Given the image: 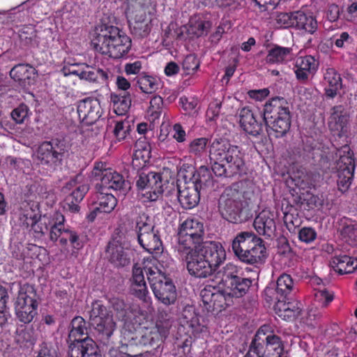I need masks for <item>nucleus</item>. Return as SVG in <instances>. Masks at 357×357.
Instances as JSON below:
<instances>
[{
  "instance_id": "1",
  "label": "nucleus",
  "mask_w": 357,
  "mask_h": 357,
  "mask_svg": "<svg viewBox=\"0 0 357 357\" xmlns=\"http://www.w3.org/2000/svg\"><path fill=\"white\" fill-rule=\"evenodd\" d=\"M176 256L186 263L191 276L206 278L212 275L226 260V251L218 241H204V227L202 221L188 218L180 222L177 231Z\"/></svg>"
},
{
  "instance_id": "2",
  "label": "nucleus",
  "mask_w": 357,
  "mask_h": 357,
  "mask_svg": "<svg viewBox=\"0 0 357 357\" xmlns=\"http://www.w3.org/2000/svg\"><path fill=\"white\" fill-rule=\"evenodd\" d=\"M211 169L201 166L192 174L191 184L200 190L213 185V177L230 178L241 176L245 171V153L236 145L222 137L214 138L208 145Z\"/></svg>"
},
{
  "instance_id": "3",
  "label": "nucleus",
  "mask_w": 357,
  "mask_h": 357,
  "mask_svg": "<svg viewBox=\"0 0 357 357\" xmlns=\"http://www.w3.org/2000/svg\"><path fill=\"white\" fill-rule=\"evenodd\" d=\"M91 44L96 52L119 59L128 56L132 40L119 27L104 24L96 29Z\"/></svg>"
},
{
  "instance_id": "4",
  "label": "nucleus",
  "mask_w": 357,
  "mask_h": 357,
  "mask_svg": "<svg viewBox=\"0 0 357 357\" xmlns=\"http://www.w3.org/2000/svg\"><path fill=\"white\" fill-rule=\"evenodd\" d=\"M263 119L270 130V135L273 134L276 138L284 137L291 123L289 102L284 98H271L264 106Z\"/></svg>"
},
{
  "instance_id": "5",
  "label": "nucleus",
  "mask_w": 357,
  "mask_h": 357,
  "mask_svg": "<svg viewBox=\"0 0 357 357\" xmlns=\"http://www.w3.org/2000/svg\"><path fill=\"white\" fill-rule=\"evenodd\" d=\"M11 287L19 288L17 296L14 303L15 312L18 320L24 324L31 323L38 314V295L33 285L29 283L20 284L13 282Z\"/></svg>"
},
{
  "instance_id": "6",
  "label": "nucleus",
  "mask_w": 357,
  "mask_h": 357,
  "mask_svg": "<svg viewBox=\"0 0 357 357\" xmlns=\"http://www.w3.org/2000/svg\"><path fill=\"white\" fill-rule=\"evenodd\" d=\"M144 271L155 297L165 305L174 304L176 300V290L172 279L156 267L146 266Z\"/></svg>"
},
{
  "instance_id": "7",
  "label": "nucleus",
  "mask_w": 357,
  "mask_h": 357,
  "mask_svg": "<svg viewBox=\"0 0 357 357\" xmlns=\"http://www.w3.org/2000/svg\"><path fill=\"white\" fill-rule=\"evenodd\" d=\"M126 14L129 20L131 33L137 38L148 36L152 29V17L147 13L145 3L141 0H128Z\"/></svg>"
},
{
  "instance_id": "8",
  "label": "nucleus",
  "mask_w": 357,
  "mask_h": 357,
  "mask_svg": "<svg viewBox=\"0 0 357 357\" xmlns=\"http://www.w3.org/2000/svg\"><path fill=\"white\" fill-rule=\"evenodd\" d=\"M219 211L224 219L238 224L246 221L248 212L238 191L226 190L219 200Z\"/></svg>"
},
{
  "instance_id": "9",
  "label": "nucleus",
  "mask_w": 357,
  "mask_h": 357,
  "mask_svg": "<svg viewBox=\"0 0 357 357\" xmlns=\"http://www.w3.org/2000/svg\"><path fill=\"white\" fill-rule=\"evenodd\" d=\"M68 146L63 139L53 138L41 142L36 151L38 163L50 169H55L62 164Z\"/></svg>"
},
{
  "instance_id": "10",
  "label": "nucleus",
  "mask_w": 357,
  "mask_h": 357,
  "mask_svg": "<svg viewBox=\"0 0 357 357\" xmlns=\"http://www.w3.org/2000/svg\"><path fill=\"white\" fill-rule=\"evenodd\" d=\"M94 181H97L95 189L98 190H113L125 192L126 181L123 176L109 167L105 162H95L91 172Z\"/></svg>"
},
{
  "instance_id": "11",
  "label": "nucleus",
  "mask_w": 357,
  "mask_h": 357,
  "mask_svg": "<svg viewBox=\"0 0 357 357\" xmlns=\"http://www.w3.org/2000/svg\"><path fill=\"white\" fill-rule=\"evenodd\" d=\"M264 333L263 327H261L252 339L248 352L247 357H283L284 351L281 338L276 335H268L265 340L260 335ZM286 357V356H284Z\"/></svg>"
},
{
  "instance_id": "12",
  "label": "nucleus",
  "mask_w": 357,
  "mask_h": 357,
  "mask_svg": "<svg viewBox=\"0 0 357 357\" xmlns=\"http://www.w3.org/2000/svg\"><path fill=\"white\" fill-rule=\"evenodd\" d=\"M181 328L188 337L181 344H178V349L183 355L187 356L190 353L192 336L199 337L201 334L206 333L207 328L200 323L198 315L192 307L183 310L180 317V329Z\"/></svg>"
},
{
  "instance_id": "13",
  "label": "nucleus",
  "mask_w": 357,
  "mask_h": 357,
  "mask_svg": "<svg viewBox=\"0 0 357 357\" xmlns=\"http://www.w3.org/2000/svg\"><path fill=\"white\" fill-rule=\"evenodd\" d=\"M154 228L151 218L146 214L137 218L136 231L138 243L144 250L151 254L160 253L163 249L158 231Z\"/></svg>"
},
{
  "instance_id": "14",
  "label": "nucleus",
  "mask_w": 357,
  "mask_h": 357,
  "mask_svg": "<svg viewBox=\"0 0 357 357\" xmlns=\"http://www.w3.org/2000/svg\"><path fill=\"white\" fill-rule=\"evenodd\" d=\"M167 317V313L160 314L153 326L145 328L140 338L141 344L155 349L160 348L167 337L172 326V322Z\"/></svg>"
},
{
  "instance_id": "15",
  "label": "nucleus",
  "mask_w": 357,
  "mask_h": 357,
  "mask_svg": "<svg viewBox=\"0 0 357 357\" xmlns=\"http://www.w3.org/2000/svg\"><path fill=\"white\" fill-rule=\"evenodd\" d=\"M54 220L51 241L55 242L59 238L61 245H66L69 242L73 248L81 250L84 247V241L75 230L65 228L64 215L61 213H56Z\"/></svg>"
},
{
  "instance_id": "16",
  "label": "nucleus",
  "mask_w": 357,
  "mask_h": 357,
  "mask_svg": "<svg viewBox=\"0 0 357 357\" xmlns=\"http://www.w3.org/2000/svg\"><path fill=\"white\" fill-rule=\"evenodd\" d=\"M350 114L345 106L331 107L328 119V127L332 135L338 139H347L350 132Z\"/></svg>"
},
{
  "instance_id": "17",
  "label": "nucleus",
  "mask_w": 357,
  "mask_h": 357,
  "mask_svg": "<svg viewBox=\"0 0 357 357\" xmlns=\"http://www.w3.org/2000/svg\"><path fill=\"white\" fill-rule=\"evenodd\" d=\"M220 289V287L207 284L201 290L203 305L208 312H220L231 305L232 301L225 293V289Z\"/></svg>"
},
{
  "instance_id": "18",
  "label": "nucleus",
  "mask_w": 357,
  "mask_h": 357,
  "mask_svg": "<svg viewBox=\"0 0 357 357\" xmlns=\"http://www.w3.org/2000/svg\"><path fill=\"white\" fill-rule=\"evenodd\" d=\"M82 176L77 175L70 179L63 188L65 192L71 191L66 197L63 206L66 210L71 213L79 212L80 208L79 203L84 199L89 190V184L82 183Z\"/></svg>"
},
{
  "instance_id": "19",
  "label": "nucleus",
  "mask_w": 357,
  "mask_h": 357,
  "mask_svg": "<svg viewBox=\"0 0 357 357\" xmlns=\"http://www.w3.org/2000/svg\"><path fill=\"white\" fill-rule=\"evenodd\" d=\"M355 159L352 155H341L333 164L332 170L337 177L338 188L342 192L346 191L350 186L354 175Z\"/></svg>"
},
{
  "instance_id": "20",
  "label": "nucleus",
  "mask_w": 357,
  "mask_h": 357,
  "mask_svg": "<svg viewBox=\"0 0 357 357\" xmlns=\"http://www.w3.org/2000/svg\"><path fill=\"white\" fill-rule=\"evenodd\" d=\"M239 118L240 126L247 134L255 137L263 135L265 125L263 113L244 107L240 111Z\"/></svg>"
},
{
  "instance_id": "21",
  "label": "nucleus",
  "mask_w": 357,
  "mask_h": 357,
  "mask_svg": "<svg viewBox=\"0 0 357 357\" xmlns=\"http://www.w3.org/2000/svg\"><path fill=\"white\" fill-rule=\"evenodd\" d=\"M91 204V210L87 219L93 222L99 213H109L116 206L117 199L106 190L96 189Z\"/></svg>"
},
{
  "instance_id": "22",
  "label": "nucleus",
  "mask_w": 357,
  "mask_h": 357,
  "mask_svg": "<svg viewBox=\"0 0 357 357\" xmlns=\"http://www.w3.org/2000/svg\"><path fill=\"white\" fill-rule=\"evenodd\" d=\"M109 303L114 310L116 312L117 317L124 322H131L135 324H142L141 317H144V313L137 305H129L119 298H112L109 300Z\"/></svg>"
},
{
  "instance_id": "23",
  "label": "nucleus",
  "mask_w": 357,
  "mask_h": 357,
  "mask_svg": "<svg viewBox=\"0 0 357 357\" xmlns=\"http://www.w3.org/2000/svg\"><path fill=\"white\" fill-rule=\"evenodd\" d=\"M79 121L86 126L92 125L101 116V107L97 99L86 98L80 100L77 106Z\"/></svg>"
},
{
  "instance_id": "24",
  "label": "nucleus",
  "mask_w": 357,
  "mask_h": 357,
  "mask_svg": "<svg viewBox=\"0 0 357 357\" xmlns=\"http://www.w3.org/2000/svg\"><path fill=\"white\" fill-rule=\"evenodd\" d=\"M69 357H102L96 342L89 336L68 343Z\"/></svg>"
},
{
  "instance_id": "25",
  "label": "nucleus",
  "mask_w": 357,
  "mask_h": 357,
  "mask_svg": "<svg viewBox=\"0 0 357 357\" xmlns=\"http://www.w3.org/2000/svg\"><path fill=\"white\" fill-rule=\"evenodd\" d=\"M319 68V62L311 55L300 56L296 60L294 72L296 79L306 84L312 77Z\"/></svg>"
},
{
  "instance_id": "26",
  "label": "nucleus",
  "mask_w": 357,
  "mask_h": 357,
  "mask_svg": "<svg viewBox=\"0 0 357 357\" xmlns=\"http://www.w3.org/2000/svg\"><path fill=\"white\" fill-rule=\"evenodd\" d=\"M254 227L259 235L267 238L276 236L275 214L268 210L261 211L255 218Z\"/></svg>"
},
{
  "instance_id": "27",
  "label": "nucleus",
  "mask_w": 357,
  "mask_h": 357,
  "mask_svg": "<svg viewBox=\"0 0 357 357\" xmlns=\"http://www.w3.org/2000/svg\"><path fill=\"white\" fill-rule=\"evenodd\" d=\"M106 253L109 261L116 266H126L130 263V250L123 247L122 244L116 240L109 242Z\"/></svg>"
},
{
  "instance_id": "28",
  "label": "nucleus",
  "mask_w": 357,
  "mask_h": 357,
  "mask_svg": "<svg viewBox=\"0 0 357 357\" xmlns=\"http://www.w3.org/2000/svg\"><path fill=\"white\" fill-rule=\"evenodd\" d=\"M178 199L183 208L191 209L199 202L200 190L191 183H185L183 187L178 185Z\"/></svg>"
},
{
  "instance_id": "29",
  "label": "nucleus",
  "mask_w": 357,
  "mask_h": 357,
  "mask_svg": "<svg viewBox=\"0 0 357 357\" xmlns=\"http://www.w3.org/2000/svg\"><path fill=\"white\" fill-rule=\"evenodd\" d=\"M324 84L326 97L331 99L334 98L342 88V79L340 74L335 68H327L324 74Z\"/></svg>"
},
{
  "instance_id": "30",
  "label": "nucleus",
  "mask_w": 357,
  "mask_h": 357,
  "mask_svg": "<svg viewBox=\"0 0 357 357\" xmlns=\"http://www.w3.org/2000/svg\"><path fill=\"white\" fill-rule=\"evenodd\" d=\"M93 326L99 341L104 345H110L113 342L112 336L116 329V324L113 317H105L104 320L91 324Z\"/></svg>"
},
{
  "instance_id": "31",
  "label": "nucleus",
  "mask_w": 357,
  "mask_h": 357,
  "mask_svg": "<svg viewBox=\"0 0 357 357\" xmlns=\"http://www.w3.org/2000/svg\"><path fill=\"white\" fill-rule=\"evenodd\" d=\"M259 237L252 231H241L236 234L231 242V249L234 255L238 259L241 254L250 248Z\"/></svg>"
},
{
  "instance_id": "32",
  "label": "nucleus",
  "mask_w": 357,
  "mask_h": 357,
  "mask_svg": "<svg viewBox=\"0 0 357 357\" xmlns=\"http://www.w3.org/2000/svg\"><path fill=\"white\" fill-rule=\"evenodd\" d=\"M295 29L313 34L318 28V23L313 13L303 9L295 11Z\"/></svg>"
},
{
  "instance_id": "33",
  "label": "nucleus",
  "mask_w": 357,
  "mask_h": 357,
  "mask_svg": "<svg viewBox=\"0 0 357 357\" xmlns=\"http://www.w3.org/2000/svg\"><path fill=\"white\" fill-rule=\"evenodd\" d=\"M266 257V248L264 241L260 238L258 242H255L249 249L241 254L238 259L247 264H255L261 263Z\"/></svg>"
},
{
  "instance_id": "34",
  "label": "nucleus",
  "mask_w": 357,
  "mask_h": 357,
  "mask_svg": "<svg viewBox=\"0 0 357 357\" xmlns=\"http://www.w3.org/2000/svg\"><path fill=\"white\" fill-rule=\"evenodd\" d=\"M275 310L278 317L289 321L301 315L302 304L298 301L286 302V300H279L275 306Z\"/></svg>"
},
{
  "instance_id": "35",
  "label": "nucleus",
  "mask_w": 357,
  "mask_h": 357,
  "mask_svg": "<svg viewBox=\"0 0 357 357\" xmlns=\"http://www.w3.org/2000/svg\"><path fill=\"white\" fill-rule=\"evenodd\" d=\"M337 224L342 238L349 245H357V221L342 217L338 220Z\"/></svg>"
},
{
  "instance_id": "36",
  "label": "nucleus",
  "mask_w": 357,
  "mask_h": 357,
  "mask_svg": "<svg viewBox=\"0 0 357 357\" xmlns=\"http://www.w3.org/2000/svg\"><path fill=\"white\" fill-rule=\"evenodd\" d=\"M292 55L291 48L275 45L268 50L266 62L268 64L286 63L291 60Z\"/></svg>"
},
{
  "instance_id": "37",
  "label": "nucleus",
  "mask_w": 357,
  "mask_h": 357,
  "mask_svg": "<svg viewBox=\"0 0 357 357\" xmlns=\"http://www.w3.org/2000/svg\"><path fill=\"white\" fill-rule=\"evenodd\" d=\"M251 284L252 281L250 280L240 276L231 281V284H225L222 288L225 289V293L231 299L234 297L241 298L248 291Z\"/></svg>"
},
{
  "instance_id": "38",
  "label": "nucleus",
  "mask_w": 357,
  "mask_h": 357,
  "mask_svg": "<svg viewBox=\"0 0 357 357\" xmlns=\"http://www.w3.org/2000/svg\"><path fill=\"white\" fill-rule=\"evenodd\" d=\"M86 324L87 323L83 317L80 316L74 317L71 320L69 326L68 343L84 339L83 336L84 335L88 336Z\"/></svg>"
},
{
  "instance_id": "39",
  "label": "nucleus",
  "mask_w": 357,
  "mask_h": 357,
  "mask_svg": "<svg viewBox=\"0 0 357 357\" xmlns=\"http://www.w3.org/2000/svg\"><path fill=\"white\" fill-rule=\"evenodd\" d=\"M137 84L142 93L152 94L162 87L160 79L156 76L142 73L137 77Z\"/></svg>"
},
{
  "instance_id": "40",
  "label": "nucleus",
  "mask_w": 357,
  "mask_h": 357,
  "mask_svg": "<svg viewBox=\"0 0 357 357\" xmlns=\"http://www.w3.org/2000/svg\"><path fill=\"white\" fill-rule=\"evenodd\" d=\"M188 25V34L199 38L208 34L212 26V22L202 17L195 16L190 18Z\"/></svg>"
},
{
  "instance_id": "41",
  "label": "nucleus",
  "mask_w": 357,
  "mask_h": 357,
  "mask_svg": "<svg viewBox=\"0 0 357 357\" xmlns=\"http://www.w3.org/2000/svg\"><path fill=\"white\" fill-rule=\"evenodd\" d=\"M84 68L81 79L99 84H107L109 79L108 72L100 68H93L82 63Z\"/></svg>"
},
{
  "instance_id": "42",
  "label": "nucleus",
  "mask_w": 357,
  "mask_h": 357,
  "mask_svg": "<svg viewBox=\"0 0 357 357\" xmlns=\"http://www.w3.org/2000/svg\"><path fill=\"white\" fill-rule=\"evenodd\" d=\"M114 112L119 115L127 113L131 105V96L129 92L112 93L110 96Z\"/></svg>"
},
{
  "instance_id": "43",
  "label": "nucleus",
  "mask_w": 357,
  "mask_h": 357,
  "mask_svg": "<svg viewBox=\"0 0 357 357\" xmlns=\"http://www.w3.org/2000/svg\"><path fill=\"white\" fill-rule=\"evenodd\" d=\"M294 288V281L290 275L283 273L277 280L275 293L276 299L287 300Z\"/></svg>"
},
{
  "instance_id": "44",
  "label": "nucleus",
  "mask_w": 357,
  "mask_h": 357,
  "mask_svg": "<svg viewBox=\"0 0 357 357\" xmlns=\"http://www.w3.org/2000/svg\"><path fill=\"white\" fill-rule=\"evenodd\" d=\"M56 213L54 212L52 215L47 216L45 215L43 218H38L37 215H34L32 218L31 227L35 233L40 235L45 234L50 231V238H51L52 226L54 222V218Z\"/></svg>"
},
{
  "instance_id": "45",
  "label": "nucleus",
  "mask_w": 357,
  "mask_h": 357,
  "mask_svg": "<svg viewBox=\"0 0 357 357\" xmlns=\"http://www.w3.org/2000/svg\"><path fill=\"white\" fill-rule=\"evenodd\" d=\"M35 69L29 64L15 65L10 71V76L16 82H29Z\"/></svg>"
},
{
  "instance_id": "46",
  "label": "nucleus",
  "mask_w": 357,
  "mask_h": 357,
  "mask_svg": "<svg viewBox=\"0 0 357 357\" xmlns=\"http://www.w3.org/2000/svg\"><path fill=\"white\" fill-rule=\"evenodd\" d=\"M162 185L161 175L153 172L148 174H141L137 181V186L139 189L146 187H154L155 189H159Z\"/></svg>"
},
{
  "instance_id": "47",
  "label": "nucleus",
  "mask_w": 357,
  "mask_h": 357,
  "mask_svg": "<svg viewBox=\"0 0 357 357\" xmlns=\"http://www.w3.org/2000/svg\"><path fill=\"white\" fill-rule=\"evenodd\" d=\"M218 275H220L221 278L219 285H222V287H223L225 284H231V281L240 277L241 275V270L235 264L228 263L218 272Z\"/></svg>"
},
{
  "instance_id": "48",
  "label": "nucleus",
  "mask_w": 357,
  "mask_h": 357,
  "mask_svg": "<svg viewBox=\"0 0 357 357\" xmlns=\"http://www.w3.org/2000/svg\"><path fill=\"white\" fill-rule=\"evenodd\" d=\"M113 317V314L100 301H95L91 304V310L89 312V319L91 324H96L97 321L104 320L105 317Z\"/></svg>"
},
{
  "instance_id": "49",
  "label": "nucleus",
  "mask_w": 357,
  "mask_h": 357,
  "mask_svg": "<svg viewBox=\"0 0 357 357\" xmlns=\"http://www.w3.org/2000/svg\"><path fill=\"white\" fill-rule=\"evenodd\" d=\"M9 296L6 287L0 284V326H4L10 317L7 303Z\"/></svg>"
},
{
  "instance_id": "50",
  "label": "nucleus",
  "mask_w": 357,
  "mask_h": 357,
  "mask_svg": "<svg viewBox=\"0 0 357 357\" xmlns=\"http://www.w3.org/2000/svg\"><path fill=\"white\" fill-rule=\"evenodd\" d=\"M331 45L340 49H344L354 42L353 37L347 31H340L333 34L329 39Z\"/></svg>"
},
{
  "instance_id": "51",
  "label": "nucleus",
  "mask_w": 357,
  "mask_h": 357,
  "mask_svg": "<svg viewBox=\"0 0 357 357\" xmlns=\"http://www.w3.org/2000/svg\"><path fill=\"white\" fill-rule=\"evenodd\" d=\"M163 108V99L160 96H153L150 100V106L148 108V113L153 120L158 119Z\"/></svg>"
},
{
  "instance_id": "52",
  "label": "nucleus",
  "mask_w": 357,
  "mask_h": 357,
  "mask_svg": "<svg viewBox=\"0 0 357 357\" xmlns=\"http://www.w3.org/2000/svg\"><path fill=\"white\" fill-rule=\"evenodd\" d=\"M131 130V126L128 121H116L113 130V134L115 137L119 140H123Z\"/></svg>"
},
{
  "instance_id": "53",
  "label": "nucleus",
  "mask_w": 357,
  "mask_h": 357,
  "mask_svg": "<svg viewBox=\"0 0 357 357\" xmlns=\"http://www.w3.org/2000/svg\"><path fill=\"white\" fill-rule=\"evenodd\" d=\"M144 202H155L160 197H162L164 192L163 185L159 189H155L154 187H146L140 188Z\"/></svg>"
},
{
  "instance_id": "54",
  "label": "nucleus",
  "mask_w": 357,
  "mask_h": 357,
  "mask_svg": "<svg viewBox=\"0 0 357 357\" xmlns=\"http://www.w3.org/2000/svg\"><path fill=\"white\" fill-rule=\"evenodd\" d=\"M182 67L186 75L193 74L199 67V61L195 54L187 55L183 61Z\"/></svg>"
},
{
  "instance_id": "55",
  "label": "nucleus",
  "mask_w": 357,
  "mask_h": 357,
  "mask_svg": "<svg viewBox=\"0 0 357 357\" xmlns=\"http://www.w3.org/2000/svg\"><path fill=\"white\" fill-rule=\"evenodd\" d=\"M208 143V139L206 137L196 138L190 143L189 152L195 155L201 156Z\"/></svg>"
},
{
  "instance_id": "56",
  "label": "nucleus",
  "mask_w": 357,
  "mask_h": 357,
  "mask_svg": "<svg viewBox=\"0 0 357 357\" xmlns=\"http://www.w3.org/2000/svg\"><path fill=\"white\" fill-rule=\"evenodd\" d=\"M133 294L144 303H151V298L149 295V291L146 283L132 285Z\"/></svg>"
},
{
  "instance_id": "57",
  "label": "nucleus",
  "mask_w": 357,
  "mask_h": 357,
  "mask_svg": "<svg viewBox=\"0 0 357 357\" xmlns=\"http://www.w3.org/2000/svg\"><path fill=\"white\" fill-rule=\"evenodd\" d=\"M29 109L25 104H20L17 107L15 108L11 112V117L16 123H23L24 120L28 117Z\"/></svg>"
},
{
  "instance_id": "58",
  "label": "nucleus",
  "mask_w": 357,
  "mask_h": 357,
  "mask_svg": "<svg viewBox=\"0 0 357 357\" xmlns=\"http://www.w3.org/2000/svg\"><path fill=\"white\" fill-rule=\"evenodd\" d=\"M198 102V99L193 96L187 97L183 96L179 98V103L182 109L188 114H190L195 110Z\"/></svg>"
},
{
  "instance_id": "59",
  "label": "nucleus",
  "mask_w": 357,
  "mask_h": 357,
  "mask_svg": "<svg viewBox=\"0 0 357 357\" xmlns=\"http://www.w3.org/2000/svg\"><path fill=\"white\" fill-rule=\"evenodd\" d=\"M295 11L290 13H281L278 15L276 21L278 24L284 27L295 28Z\"/></svg>"
},
{
  "instance_id": "60",
  "label": "nucleus",
  "mask_w": 357,
  "mask_h": 357,
  "mask_svg": "<svg viewBox=\"0 0 357 357\" xmlns=\"http://www.w3.org/2000/svg\"><path fill=\"white\" fill-rule=\"evenodd\" d=\"M347 261L344 259V255H335L332 257L330 264L335 271L340 275L347 273Z\"/></svg>"
},
{
  "instance_id": "61",
  "label": "nucleus",
  "mask_w": 357,
  "mask_h": 357,
  "mask_svg": "<svg viewBox=\"0 0 357 357\" xmlns=\"http://www.w3.org/2000/svg\"><path fill=\"white\" fill-rule=\"evenodd\" d=\"M36 357H59V356L56 348L51 343L43 342L40 346Z\"/></svg>"
},
{
  "instance_id": "62",
  "label": "nucleus",
  "mask_w": 357,
  "mask_h": 357,
  "mask_svg": "<svg viewBox=\"0 0 357 357\" xmlns=\"http://www.w3.org/2000/svg\"><path fill=\"white\" fill-rule=\"evenodd\" d=\"M314 297L323 307L327 306L333 300V295L325 288L316 290Z\"/></svg>"
},
{
  "instance_id": "63",
  "label": "nucleus",
  "mask_w": 357,
  "mask_h": 357,
  "mask_svg": "<svg viewBox=\"0 0 357 357\" xmlns=\"http://www.w3.org/2000/svg\"><path fill=\"white\" fill-rule=\"evenodd\" d=\"M284 222L290 232H295L299 227L301 221L298 215L294 216L291 213H285L284 216Z\"/></svg>"
},
{
  "instance_id": "64",
  "label": "nucleus",
  "mask_w": 357,
  "mask_h": 357,
  "mask_svg": "<svg viewBox=\"0 0 357 357\" xmlns=\"http://www.w3.org/2000/svg\"><path fill=\"white\" fill-rule=\"evenodd\" d=\"M317 237L316 231L311 227H303L298 231V238L305 243H311Z\"/></svg>"
}]
</instances>
